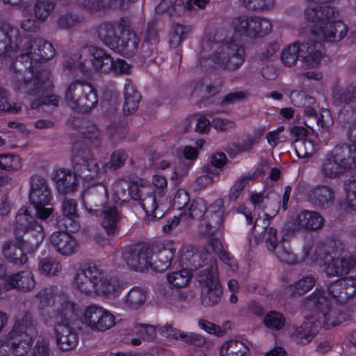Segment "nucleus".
I'll list each match as a JSON object with an SVG mask.
<instances>
[{
    "label": "nucleus",
    "instance_id": "8fccbe9b",
    "mask_svg": "<svg viewBox=\"0 0 356 356\" xmlns=\"http://www.w3.org/2000/svg\"><path fill=\"white\" fill-rule=\"evenodd\" d=\"M220 284L202 289L201 301L205 307H211L218 304L222 296Z\"/></svg>",
    "mask_w": 356,
    "mask_h": 356
},
{
    "label": "nucleus",
    "instance_id": "338daca9",
    "mask_svg": "<svg viewBox=\"0 0 356 356\" xmlns=\"http://www.w3.org/2000/svg\"><path fill=\"white\" fill-rule=\"evenodd\" d=\"M190 30L191 29L188 26H184L180 24L173 26L169 41L170 47H177L186 38V35Z\"/></svg>",
    "mask_w": 356,
    "mask_h": 356
},
{
    "label": "nucleus",
    "instance_id": "7c9ffc66",
    "mask_svg": "<svg viewBox=\"0 0 356 356\" xmlns=\"http://www.w3.org/2000/svg\"><path fill=\"white\" fill-rule=\"evenodd\" d=\"M54 331L56 343L60 350H70L76 346L77 335L72 325H54Z\"/></svg>",
    "mask_w": 356,
    "mask_h": 356
},
{
    "label": "nucleus",
    "instance_id": "dca6fc26",
    "mask_svg": "<svg viewBox=\"0 0 356 356\" xmlns=\"http://www.w3.org/2000/svg\"><path fill=\"white\" fill-rule=\"evenodd\" d=\"M154 254L152 248L145 243H138L124 253V259L130 268L144 272L152 268V260Z\"/></svg>",
    "mask_w": 356,
    "mask_h": 356
},
{
    "label": "nucleus",
    "instance_id": "f8f14e48",
    "mask_svg": "<svg viewBox=\"0 0 356 356\" xmlns=\"http://www.w3.org/2000/svg\"><path fill=\"white\" fill-rule=\"evenodd\" d=\"M330 305L327 304V299L321 291L314 292L306 301V306L308 308L317 309L318 313L316 320L321 323L323 317V322L326 328L334 327L345 320L344 315L332 309Z\"/></svg>",
    "mask_w": 356,
    "mask_h": 356
},
{
    "label": "nucleus",
    "instance_id": "79ce46f5",
    "mask_svg": "<svg viewBox=\"0 0 356 356\" xmlns=\"http://www.w3.org/2000/svg\"><path fill=\"white\" fill-rule=\"evenodd\" d=\"M320 172L323 177L331 179H338L346 173L333 152L323 161Z\"/></svg>",
    "mask_w": 356,
    "mask_h": 356
},
{
    "label": "nucleus",
    "instance_id": "1a4fd4ad",
    "mask_svg": "<svg viewBox=\"0 0 356 356\" xmlns=\"http://www.w3.org/2000/svg\"><path fill=\"white\" fill-rule=\"evenodd\" d=\"M29 184L30 202L33 205L38 218L45 220L52 213V209L47 207L52 200L51 188L45 178L39 175L31 176Z\"/></svg>",
    "mask_w": 356,
    "mask_h": 356
},
{
    "label": "nucleus",
    "instance_id": "7ed1b4c3",
    "mask_svg": "<svg viewBox=\"0 0 356 356\" xmlns=\"http://www.w3.org/2000/svg\"><path fill=\"white\" fill-rule=\"evenodd\" d=\"M180 258L181 263L191 270L202 268L197 275V281L202 289L220 284L216 259L207 248H184Z\"/></svg>",
    "mask_w": 356,
    "mask_h": 356
},
{
    "label": "nucleus",
    "instance_id": "5fc2aeb1",
    "mask_svg": "<svg viewBox=\"0 0 356 356\" xmlns=\"http://www.w3.org/2000/svg\"><path fill=\"white\" fill-rule=\"evenodd\" d=\"M78 171H79L80 176L86 179H92L99 173L105 172L102 171V168H99L98 162L95 159L84 161L83 163L80 165Z\"/></svg>",
    "mask_w": 356,
    "mask_h": 356
},
{
    "label": "nucleus",
    "instance_id": "c03bdc74",
    "mask_svg": "<svg viewBox=\"0 0 356 356\" xmlns=\"http://www.w3.org/2000/svg\"><path fill=\"white\" fill-rule=\"evenodd\" d=\"M147 298V291L140 287H133L124 300V304L130 309H138L143 306Z\"/></svg>",
    "mask_w": 356,
    "mask_h": 356
},
{
    "label": "nucleus",
    "instance_id": "cd10ccee",
    "mask_svg": "<svg viewBox=\"0 0 356 356\" xmlns=\"http://www.w3.org/2000/svg\"><path fill=\"white\" fill-rule=\"evenodd\" d=\"M100 216H102L101 225L106 233L108 236L117 234L120 229L122 213L118 210L115 206L108 204L101 209Z\"/></svg>",
    "mask_w": 356,
    "mask_h": 356
},
{
    "label": "nucleus",
    "instance_id": "37998d69",
    "mask_svg": "<svg viewBox=\"0 0 356 356\" xmlns=\"http://www.w3.org/2000/svg\"><path fill=\"white\" fill-rule=\"evenodd\" d=\"M140 100V95L135 88L134 85L130 81H127L124 85V104L123 105V111L129 115L138 108Z\"/></svg>",
    "mask_w": 356,
    "mask_h": 356
},
{
    "label": "nucleus",
    "instance_id": "774afa93",
    "mask_svg": "<svg viewBox=\"0 0 356 356\" xmlns=\"http://www.w3.org/2000/svg\"><path fill=\"white\" fill-rule=\"evenodd\" d=\"M277 229L272 227H266L261 233L263 241L269 251H274L278 245Z\"/></svg>",
    "mask_w": 356,
    "mask_h": 356
},
{
    "label": "nucleus",
    "instance_id": "412c9836",
    "mask_svg": "<svg viewBox=\"0 0 356 356\" xmlns=\"http://www.w3.org/2000/svg\"><path fill=\"white\" fill-rule=\"evenodd\" d=\"M31 345V337H15L8 333L0 340V356H25Z\"/></svg>",
    "mask_w": 356,
    "mask_h": 356
},
{
    "label": "nucleus",
    "instance_id": "09e8293b",
    "mask_svg": "<svg viewBox=\"0 0 356 356\" xmlns=\"http://www.w3.org/2000/svg\"><path fill=\"white\" fill-rule=\"evenodd\" d=\"M62 268L60 262L51 257L43 258L38 263L39 272L48 277L58 275L62 272Z\"/></svg>",
    "mask_w": 356,
    "mask_h": 356
},
{
    "label": "nucleus",
    "instance_id": "680f3d73",
    "mask_svg": "<svg viewBox=\"0 0 356 356\" xmlns=\"http://www.w3.org/2000/svg\"><path fill=\"white\" fill-rule=\"evenodd\" d=\"M22 168L21 159L11 154H0V168L7 171H17Z\"/></svg>",
    "mask_w": 356,
    "mask_h": 356
},
{
    "label": "nucleus",
    "instance_id": "58836bf2",
    "mask_svg": "<svg viewBox=\"0 0 356 356\" xmlns=\"http://www.w3.org/2000/svg\"><path fill=\"white\" fill-rule=\"evenodd\" d=\"M114 191L118 199L127 201L129 197L134 200H140L143 197L141 191L137 186H131L129 181L120 179L114 184Z\"/></svg>",
    "mask_w": 356,
    "mask_h": 356
},
{
    "label": "nucleus",
    "instance_id": "4d7b16f0",
    "mask_svg": "<svg viewBox=\"0 0 356 356\" xmlns=\"http://www.w3.org/2000/svg\"><path fill=\"white\" fill-rule=\"evenodd\" d=\"M127 159L128 154L124 150H115L111 154L110 161L102 165V171L117 170L124 165Z\"/></svg>",
    "mask_w": 356,
    "mask_h": 356
},
{
    "label": "nucleus",
    "instance_id": "864d4df0",
    "mask_svg": "<svg viewBox=\"0 0 356 356\" xmlns=\"http://www.w3.org/2000/svg\"><path fill=\"white\" fill-rule=\"evenodd\" d=\"M55 8V3L51 0H36L34 6V15L40 22H44Z\"/></svg>",
    "mask_w": 356,
    "mask_h": 356
},
{
    "label": "nucleus",
    "instance_id": "2eb2a0df",
    "mask_svg": "<svg viewBox=\"0 0 356 356\" xmlns=\"http://www.w3.org/2000/svg\"><path fill=\"white\" fill-rule=\"evenodd\" d=\"M355 127H350L347 131L346 141L336 147L333 153L341 167L346 173L356 168V134Z\"/></svg>",
    "mask_w": 356,
    "mask_h": 356
},
{
    "label": "nucleus",
    "instance_id": "39448f33",
    "mask_svg": "<svg viewBox=\"0 0 356 356\" xmlns=\"http://www.w3.org/2000/svg\"><path fill=\"white\" fill-rule=\"evenodd\" d=\"M212 53L210 58L220 67L234 71L245 60V50L234 40L213 41L209 44Z\"/></svg>",
    "mask_w": 356,
    "mask_h": 356
},
{
    "label": "nucleus",
    "instance_id": "e433bc0d",
    "mask_svg": "<svg viewBox=\"0 0 356 356\" xmlns=\"http://www.w3.org/2000/svg\"><path fill=\"white\" fill-rule=\"evenodd\" d=\"M291 100L292 103L296 106H305L304 112L308 118H312L315 120L317 125L323 127V122L321 120L322 115L318 116L316 111L310 106H306V104H313L314 100L312 97L307 96L304 92L302 91H293L291 93Z\"/></svg>",
    "mask_w": 356,
    "mask_h": 356
},
{
    "label": "nucleus",
    "instance_id": "473e14b6",
    "mask_svg": "<svg viewBox=\"0 0 356 356\" xmlns=\"http://www.w3.org/2000/svg\"><path fill=\"white\" fill-rule=\"evenodd\" d=\"M177 251L175 243L168 242L163 245L156 254L154 261H152V268L157 272H164L171 266Z\"/></svg>",
    "mask_w": 356,
    "mask_h": 356
},
{
    "label": "nucleus",
    "instance_id": "69168bd1",
    "mask_svg": "<svg viewBox=\"0 0 356 356\" xmlns=\"http://www.w3.org/2000/svg\"><path fill=\"white\" fill-rule=\"evenodd\" d=\"M81 22V18L73 13H65L60 15L56 21L57 26L60 29H73Z\"/></svg>",
    "mask_w": 356,
    "mask_h": 356
},
{
    "label": "nucleus",
    "instance_id": "3c124183",
    "mask_svg": "<svg viewBox=\"0 0 356 356\" xmlns=\"http://www.w3.org/2000/svg\"><path fill=\"white\" fill-rule=\"evenodd\" d=\"M207 210V204L205 200L202 198H197L193 200L188 203L184 209V216H188L192 219H198L202 216H205Z\"/></svg>",
    "mask_w": 356,
    "mask_h": 356
},
{
    "label": "nucleus",
    "instance_id": "6ab92c4d",
    "mask_svg": "<svg viewBox=\"0 0 356 356\" xmlns=\"http://www.w3.org/2000/svg\"><path fill=\"white\" fill-rule=\"evenodd\" d=\"M224 202L218 199L207 210L202 220L200 233L205 236H211L221 227L224 220Z\"/></svg>",
    "mask_w": 356,
    "mask_h": 356
},
{
    "label": "nucleus",
    "instance_id": "6e6d98bb",
    "mask_svg": "<svg viewBox=\"0 0 356 356\" xmlns=\"http://www.w3.org/2000/svg\"><path fill=\"white\" fill-rule=\"evenodd\" d=\"M298 58H300L298 42H294L282 50L281 60L285 66H293Z\"/></svg>",
    "mask_w": 356,
    "mask_h": 356
},
{
    "label": "nucleus",
    "instance_id": "0eeeda50",
    "mask_svg": "<svg viewBox=\"0 0 356 356\" xmlns=\"http://www.w3.org/2000/svg\"><path fill=\"white\" fill-rule=\"evenodd\" d=\"M65 101L72 109L88 112L96 106L97 95L91 83L85 81L71 83L65 92Z\"/></svg>",
    "mask_w": 356,
    "mask_h": 356
},
{
    "label": "nucleus",
    "instance_id": "f03ea898",
    "mask_svg": "<svg viewBox=\"0 0 356 356\" xmlns=\"http://www.w3.org/2000/svg\"><path fill=\"white\" fill-rule=\"evenodd\" d=\"M305 16L313 33L326 42H339L348 33L347 26L337 19L339 13L333 7L310 3Z\"/></svg>",
    "mask_w": 356,
    "mask_h": 356
},
{
    "label": "nucleus",
    "instance_id": "e2e57ef3",
    "mask_svg": "<svg viewBox=\"0 0 356 356\" xmlns=\"http://www.w3.org/2000/svg\"><path fill=\"white\" fill-rule=\"evenodd\" d=\"M264 323L269 329L280 330L284 325L285 318L282 313L273 311L270 312L265 315Z\"/></svg>",
    "mask_w": 356,
    "mask_h": 356
},
{
    "label": "nucleus",
    "instance_id": "bf43d9fd",
    "mask_svg": "<svg viewBox=\"0 0 356 356\" xmlns=\"http://www.w3.org/2000/svg\"><path fill=\"white\" fill-rule=\"evenodd\" d=\"M202 172V175L197 178L196 183L199 187L205 188L213 183L215 177L220 176V170L213 168V166H203Z\"/></svg>",
    "mask_w": 356,
    "mask_h": 356
},
{
    "label": "nucleus",
    "instance_id": "b1692460",
    "mask_svg": "<svg viewBox=\"0 0 356 356\" xmlns=\"http://www.w3.org/2000/svg\"><path fill=\"white\" fill-rule=\"evenodd\" d=\"M35 325L33 314L28 310L22 311L15 316L14 325L9 334L15 337L32 338L35 332Z\"/></svg>",
    "mask_w": 356,
    "mask_h": 356
},
{
    "label": "nucleus",
    "instance_id": "9d476101",
    "mask_svg": "<svg viewBox=\"0 0 356 356\" xmlns=\"http://www.w3.org/2000/svg\"><path fill=\"white\" fill-rule=\"evenodd\" d=\"M55 54L53 44L42 38L26 35L20 40L19 56H26L31 63L47 62L53 58Z\"/></svg>",
    "mask_w": 356,
    "mask_h": 356
},
{
    "label": "nucleus",
    "instance_id": "20e7f679",
    "mask_svg": "<svg viewBox=\"0 0 356 356\" xmlns=\"http://www.w3.org/2000/svg\"><path fill=\"white\" fill-rule=\"evenodd\" d=\"M11 86L17 93L28 95H39L53 88L50 79L51 73L47 70L34 72L33 67L26 69L24 73L13 64L10 67Z\"/></svg>",
    "mask_w": 356,
    "mask_h": 356
},
{
    "label": "nucleus",
    "instance_id": "49530a36",
    "mask_svg": "<svg viewBox=\"0 0 356 356\" xmlns=\"http://www.w3.org/2000/svg\"><path fill=\"white\" fill-rule=\"evenodd\" d=\"M316 280L312 275L305 276L295 284L285 289V293L290 296L301 295L311 290L315 285Z\"/></svg>",
    "mask_w": 356,
    "mask_h": 356
},
{
    "label": "nucleus",
    "instance_id": "4be33fe9",
    "mask_svg": "<svg viewBox=\"0 0 356 356\" xmlns=\"http://www.w3.org/2000/svg\"><path fill=\"white\" fill-rule=\"evenodd\" d=\"M307 200L314 207L327 209L332 207L336 200L334 188L328 185H317L307 191Z\"/></svg>",
    "mask_w": 356,
    "mask_h": 356
},
{
    "label": "nucleus",
    "instance_id": "2f4dec72",
    "mask_svg": "<svg viewBox=\"0 0 356 356\" xmlns=\"http://www.w3.org/2000/svg\"><path fill=\"white\" fill-rule=\"evenodd\" d=\"M323 224V216L316 211L303 210L297 215L295 220V225L307 231L318 230Z\"/></svg>",
    "mask_w": 356,
    "mask_h": 356
},
{
    "label": "nucleus",
    "instance_id": "9b49d317",
    "mask_svg": "<svg viewBox=\"0 0 356 356\" xmlns=\"http://www.w3.org/2000/svg\"><path fill=\"white\" fill-rule=\"evenodd\" d=\"M115 316L108 310L97 304L86 306L81 316V322L93 332H104L115 324Z\"/></svg>",
    "mask_w": 356,
    "mask_h": 356
},
{
    "label": "nucleus",
    "instance_id": "052dcab7",
    "mask_svg": "<svg viewBox=\"0 0 356 356\" xmlns=\"http://www.w3.org/2000/svg\"><path fill=\"white\" fill-rule=\"evenodd\" d=\"M63 294H56L51 289H42L36 298L38 300L39 308L44 309L47 307L53 305L56 307L57 297Z\"/></svg>",
    "mask_w": 356,
    "mask_h": 356
},
{
    "label": "nucleus",
    "instance_id": "4468645a",
    "mask_svg": "<svg viewBox=\"0 0 356 356\" xmlns=\"http://www.w3.org/2000/svg\"><path fill=\"white\" fill-rule=\"evenodd\" d=\"M131 27V22L127 17H122L115 22H105L97 27V35L102 42L108 47H118V41L120 39L119 34L126 33Z\"/></svg>",
    "mask_w": 356,
    "mask_h": 356
},
{
    "label": "nucleus",
    "instance_id": "c756f323",
    "mask_svg": "<svg viewBox=\"0 0 356 356\" xmlns=\"http://www.w3.org/2000/svg\"><path fill=\"white\" fill-rule=\"evenodd\" d=\"M356 265V259L353 256H343L332 259L325 266V272L329 277H341L348 274Z\"/></svg>",
    "mask_w": 356,
    "mask_h": 356
},
{
    "label": "nucleus",
    "instance_id": "72a5a7b5",
    "mask_svg": "<svg viewBox=\"0 0 356 356\" xmlns=\"http://www.w3.org/2000/svg\"><path fill=\"white\" fill-rule=\"evenodd\" d=\"M6 290L17 289L28 291L35 286L33 275L30 271L24 270L10 275H5Z\"/></svg>",
    "mask_w": 356,
    "mask_h": 356
},
{
    "label": "nucleus",
    "instance_id": "f257e3e1",
    "mask_svg": "<svg viewBox=\"0 0 356 356\" xmlns=\"http://www.w3.org/2000/svg\"><path fill=\"white\" fill-rule=\"evenodd\" d=\"M72 287L86 296H99L114 299L120 296L123 286L115 277L107 275L95 265L78 268L72 280Z\"/></svg>",
    "mask_w": 356,
    "mask_h": 356
},
{
    "label": "nucleus",
    "instance_id": "ea45409f",
    "mask_svg": "<svg viewBox=\"0 0 356 356\" xmlns=\"http://www.w3.org/2000/svg\"><path fill=\"white\" fill-rule=\"evenodd\" d=\"M250 348L241 340L230 339L223 342L219 350L220 356H249Z\"/></svg>",
    "mask_w": 356,
    "mask_h": 356
},
{
    "label": "nucleus",
    "instance_id": "f704fd0d",
    "mask_svg": "<svg viewBox=\"0 0 356 356\" xmlns=\"http://www.w3.org/2000/svg\"><path fill=\"white\" fill-rule=\"evenodd\" d=\"M139 43V38L131 31L130 27L126 33L121 34L118 41V47L113 49L125 56H132L137 52Z\"/></svg>",
    "mask_w": 356,
    "mask_h": 356
},
{
    "label": "nucleus",
    "instance_id": "603ef678",
    "mask_svg": "<svg viewBox=\"0 0 356 356\" xmlns=\"http://www.w3.org/2000/svg\"><path fill=\"white\" fill-rule=\"evenodd\" d=\"M355 90L356 86L354 84L349 85L346 88L335 89L332 94L334 104L341 106L352 102L355 98Z\"/></svg>",
    "mask_w": 356,
    "mask_h": 356
},
{
    "label": "nucleus",
    "instance_id": "aec40b11",
    "mask_svg": "<svg viewBox=\"0 0 356 356\" xmlns=\"http://www.w3.org/2000/svg\"><path fill=\"white\" fill-rule=\"evenodd\" d=\"M19 31L10 24L0 22V56H12L17 51L19 52Z\"/></svg>",
    "mask_w": 356,
    "mask_h": 356
},
{
    "label": "nucleus",
    "instance_id": "393cba45",
    "mask_svg": "<svg viewBox=\"0 0 356 356\" xmlns=\"http://www.w3.org/2000/svg\"><path fill=\"white\" fill-rule=\"evenodd\" d=\"M16 229L23 232H33V235L37 240V244L42 241L44 237V233L41 225L31 216L28 209L25 207L21 208L15 218Z\"/></svg>",
    "mask_w": 356,
    "mask_h": 356
},
{
    "label": "nucleus",
    "instance_id": "6e6552de",
    "mask_svg": "<svg viewBox=\"0 0 356 356\" xmlns=\"http://www.w3.org/2000/svg\"><path fill=\"white\" fill-rule=\"evenodd\" d=\"M83 51L90 57L91 67L86 65L81 55L76 56V60L72 65L69 63H65L64 66L69 70L77 68L85 75L90 74L92 70L104 73L111 71L113 59L104 49L88 45L84 47Z\"/></svg>",
    "mask_w": 356,
    "mask_h": 356
},
{
    "label": "nucleus",
    "instance_id": "c9c22d12",
    "mask_svg": "<svg viewBox=\"0 0 356 356\" xmlns=\"http://www.w3.org/2000/svg\"><path fill=\"white\" fill-rule=\"evenodd\" d=\"M54 179L60 193L67 194L74 191L78 184L76 175L70 170L59 169L55 171Z\"/></svg>",
    "mask_w": 356,
    "mask_h": 356
},
{
    "label": "nucleus",
    "instance_id": "a19ab883",
    "mask_svg": "<svg viewBox=\"0 0 356 356\" xmlns=\"http://www.w3.org/2000/svg\"><path fill=\"white\" fill-rule=\"evenodd\" d=\"M61 211L63 215L70 221L69 225H66V228L71 232L79 231L80 225L76 221L79 217L76 201L74 199L65 197L62 202Z\"/></svg>",
    "mask_w": 356,
    "mask_h": 356
},
{
    "label": "nucleus",
    "instance_id": "4c0bfd02",
    "mask_svg": "<svg viewBox=\"0 0 356 356\" xmlns=\"http://www.w3.org/2000/svg\"><path fill=\"white\" fill-rule=\"evenodd\" d=\"M2 253L7 261L17 266L24 265L28 261L23 250L12 241H6L3 244Z\"/></svg>",
    "mask_w": 356,
    "mask_h": 356
},
{
    "label": "nucleus",
    "instance_id": "ddd939ff",
    "mask_svg": "<svg viewBox=\"0 0 356 356\" xmlns=\"http://www.w3.org/2000/svg\"><path fill=\"white\" fill-rule=\"evenodd\" d=\"M56 307L50 318L54 325H72L79 318L80 306L66 295L57 297Z\"/></svg>",
    "mask_w": 356,
    "mask_h": 356
},
{
    "label": "nucleus",
    "instance_id": "5701e85b",
    "mask_svg": "<svg viewBox=\"0 0 356 356\" xmlns=\"http://www.w3.org/2000/svg\"><path fill=\"white\" fill-rule=\"evenodd\" d=\"M300 60L308 67H315L320 63L325 49L321 42L307 40L298 42Z\"/></svg>",
    "mask_w": 356,
    "mask_h": 356
},
{
    "label": "nucleus",
    "instance_id": "f3484780",
    "mask_svg": "<svg viewBox=\"0 0 356 356\" xmlns=\"http://www.w3.org/2000/svg\"><path fill=\"white\" fill-rule=\"evenodd\" d=\"M321 291L327 299V304L332 301L345 303L356 293V280L353 277H346L342 281H337L329 285L327 291Z\"/></svg>",
    "mask_w": 356,
    "mask_h": 356
},
{
    "label": "nucleus",
    "instance_id": "a18cd8bd",
    "mask_svg": "<svg viewBox=\"0 0 356 356\" xmlns=\"http://www.w3.org/2000/svg\"><path fill=\"white\" fill-rule=\"evenodd\" d=\"M254 17H240L234 19L232 26L234 30L250 38L256 37Z\"/></svg>",
    "mask_w": 356,
    "mask_h": 356
},
{
    "label": "nucleus",
    "instance_id": "423d86ee",
    "mask_svg": "<svg viewBox=\"0 0 356 356\" xmlns=\"http://www.w3.org/2000/svg\"><path fill=\"white\" fill-rule=\"evenodd\" d=\"M153 184L159 191L145 195L141 199L140 202L147 216L148 221H154L161 218L168 207V198L165 195V188L168 185L165 177L155 175L153 177Z\"/></svg>",
    "mask_w": 356,
    "mask_h": 356
},
{
    "label": "nucleus",
    "instance_id": "a211bd4d",
    "mask_svg": "<svg viewBox=\"0 0 356 356\" xmlns=\"http://www.w3.org/2000/svg\"><path fill=\"white\" fill-rule=\"evenodd\" d=\"M108 193L104 185L91 187L82 195L81 204L85 210L91 216H99L101 209L107 207Z\"/></svg>",
    "mask_w": 356,
    "mask_h": 356
},
{
    "label": "nucleus",
    "instance_id": "bb28decb",
    "mask_svg": "<svg viewBox=\"0 0 356 356\" xmlns=\"http://www.w3.org/2000/svg\"><path fill=\"white\" fill-rule=\"evenodd\" d=\"M135 0H76L77 4L86 11L95 14L109 9L122 10L127 1Z\"/></svg>",
    "mask_w": 356,
    "mask_h": 356
},
{
    "label": "nucleus",
    "instance_id": "de8ad7c7",
    "mask_svg": "<svg viewBox=\"0 0 356 356\" xmlns=\"http://www.w3.org/2000/svg\"><path fill=\"white\" fill-rule=\"evenodd\" d=\"M344 198L343 204L345 209L355 211V201L356 200V179L351 176L343 181Z\"/></svg>",
    "mask_w": 356,
    "mask_h": 356
},
{
    "label": "nucleus",
    "instance_id": "0e129e2a",
    "mask_svg": "<svg viewBox=\"0 0 356 356\" xmlns=\"http://www.w3.org/2000/svg\"><path fill=\"white\" fill-rule=\"evenodd\" d=\"M167 278L168 282L172 286L177 288H182L188 284L191 275L188 270L186 268L169 273Z\"/></svg>",
    "mask_w": 356,
    "mask_h": 356
},
{
    "label": "nucleus",
    "instance_id": "13d9d810",
    "mask_svg": "<svg viewBox=\"0 0 356 356\" xmlns=\"http://www.w3.org/2000/svg\"><path fill=\"white\" fill-rule=\"evenodd\" d=\"M295 149L299 158L310 157L316 151L314 143L307 138H297L295 141Z\"/></svg>",
    "mask_w": 356,
    "mask_h": 356
},
{
    "label": "nucleus",
    "instance_id": "a878e982",
    "mask_svg": "<svg viewBox=\"0 0 356 356\" xmlns=\"http://www.w3.org/2000/svg\"><path fill=\"white\" fill-rule=\"evenodd\" d=\"M51 244L56 250L63 256H70L79 250L76 238L67 232H56L51 236Z\"/></svg>",
    "mask_w": 356,
    "mask_h": 356
},
{
    "label": "nucleus",
    "instance_id": "c85d7f7f",
    "mask_svg": "<svg viewBox=\"0 0 356 356\" xmlns=\"http://www.w3.org/2000/svg\"><path fill=\"white\" fill-rule=\"evenodd\" d=\"M320 326L316 317H306L302 325L294 329L293 337L298 343L305 344L312 340Z\"/></svg>",
    "mask_w": 356,
    "mask_h": 356
}]
</instances>
